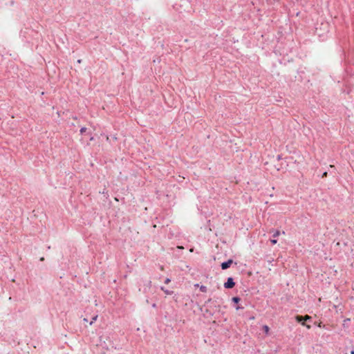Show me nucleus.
I'll use <instances>...</instances> for the list:
<instances>
[{
  "instance_id": "obj_1",
  "label": "nucleus",
  "mask_w": 354,
  "mask_h": 354,
  "mask_svg": "<svg viewBox=\"0 0 354 354\" xmlns=\"http://www.w3.org/2000/svg\"><path fill=\"white\" fill-rule=\"evenodd\" d=\"M235 282L232 277H228L227 281L224 283V288L226 289H232L234 287Z\"/></svg>"
},
{
  "instance_id": "obj_2",
  "label": "nucleus",
  "mask_w": 354,
  "mask_h": 354,
  "mask_svg": "<svg viewBox=\"0 0 354 354\" xmlns=\"http://www.w3.org/2000/svg\"><path fill=\"white\" fill-rule=\"evenodd\" d=\"M232 263H233V260L230 259L227 261L223 262L221 264V267L222 270H227V268H229L231 266V265Z\"/></svg>"
},
{
  "instance_id": "obj_3",
  "label": "nucleus",
  "mask_w": 354,
  "mask_h": 354,
  "mask_svg": "<svg viewBox=\"0 0 354 354\" xmlns=\"http://www.w3.org/2000/svg\"><path fill=\"white\" fill-rule=\"evenodd\" d=\"M273 232H274L272 234L273 239H270V242L272 245H274L277 243V240L276 239V237H277L280 234V231L275 230V231H273Z\"/></svg>"
},
{
  "instance_id": "obj_4",
  "label": "nucleus",
  "mask_w": 354,
  "mask_h": 354,
  "mask_svg": "<svg viewBox=\"0 0 354 354\" xmlns=\"http://www.w3.org/2000/svg\"><path fill=\"white\" fill-rule=\"evenodd\" d=\"M295 320L303 326L306 324V321L304 320L303 315H297L295 317Z\"/></svg>"
},
{
  "instance_id": "obj_5",
  "label": "nucleus",
  "mask_w": 354,
  "mask_h": 354,
  "mask_svg": "<svg viewBox=\"0 0 354 354\" xmlns=\"http://www.w3.org/2000/svg\"><path fill=\"white\" fill-rule=\"evenodd\" d=\"M144 292H147L148 290H150L151 287V281L150 280H147L145 281V283H144Z\"/></svg>"
},
{
  "instance_id": "obj_6",
  "label": "nucleus",
  "mask_w": 354,
  "mask_h": 354,
  "mask_svg": "<svg viewBox=\"0 0 354 354\" xmlns=\"http://www.w3.org/2000/svg\"><path fill=\"white\" fill-rule=\"evenodd\" d=\"M160 290L163 291L166 295H171L174 294V291L166 289L164 286L160 287Z\"/></svg>"
},
{
  "instance_id": "obj_7",
  "label": "nucleus",
  "mask_w": 354,
  "mask_h": 354,
  "mask_svg": "<svg viewBox=\"0 0 354 354\" xmlns=\"http://www.w3.org/2000/svg\"><path fill=\"white\" fill-rule=\"evenodd\" d=\"M303 317H304V320H305V321H306V323H307V322H312V320H313L312 317H311V316H309V315H303Z\"/></svg>"
},
{
  "instance_id": "obj_8",
  "label": "nucleus",
  "mask_w": 354,
  "mask_h": 354,
  "mask_svg": "<svg viewBox=\"0 0 354 354\" xmlns=\"http://www.w3.org/2000/svg\"><path fill=\"white\" fill-rule=\"evenodd\" d=\"M232 301L233 303L237 304L241 301V298L239 297H232Z\"/></svg>"
},
{
  "instance_id": "obj_9",
  "label": "nucleus",
  "mask_w": 354,
  "mask_h": 354,
  "mask_svg": "<svg viewBox=\"0 0 354 354\" xmlns=\"http://www.w3.org/2000/svg\"><path fill=\"white\" fill-rule=\"evenodd\" d=\"M263 330L266 334H268L270 330V328L267 325H264L263 326Z\"/></svg>"
},
{
  "instance_id": "obj_10",
  "label": "nucleus",
  "mask_w": 354,
  "mask_h": 354,
  "mask_svg": "<svg viewBox=\"0 0 354 354\" xmlns=\"http://www.w3.org/2000/svg\"><path fill=\"white\" fill-rule=\"evenodd\" d=\"M207 287H206V286H201V287H200V290H201V292H207Z\"/></svg>"
},
{
  "instance_id": "obj_11",
  "label": "nucleus",
  "mask_w": 354,
  "mask_h": 354,
  "mask_svg": "<svg viewBox=\"0 0 354 354\" xmlns=\"http://www.w3.org/2000/svg\"><path fill=\"white\" fill-rule=\"evenodd\" d=\"M86 131V127H82L81 128V129H80V133L81 134L84 133Z\"/></svg>"
},
{
  "instance_id": "obj_12",
  "label": "nucleus",
  "mask_w": 354,
  "mask_h": 354,
  "mask_svg": "<svg viewBox=\"0 0 354 354\" xmlns=\"http://www.w3.org/2000/svg\"><path fill=\"white\" fill-rule=\"evenodd\" d=\"M97 315H96V316L93 317L92 318V320H91V322H90V324H90V325H91V324L93 323V322H94V321H95V320L97 319Z\"/></svg>"
},
{
  "instance_id": "obj_13",
  "label": "nucleus",
  "mask_w": 354,
  "mask_h": 354,
  "mask_svg": "<svg viewBox=\"0 0 354 354\" xmlns=\"http://www.w3.org/2000/svg\"><path fill=\"white\" fill-rule=\"evenodd\" d=\"M170 281H171V279L169 278H167L165 280V283L168 284L169 283H170Z\"/></svg>"
},
{
  "instance_id": "obj_14",
  "label": "nucleus",
  "mask_w": 354,
  "mask_h": 354,
  "mask_svg": "<svg viewBox=\"0 0 354 354\" xmlns=\"http://www.w3.org/2000/svg\"><path fill=\"white\" fill-rule=\"evenodd\" d=\"M243 306H236V310L243 309Z\"/></svg>"
},
{
  "instance_id": "obj_15",
  "label": "nucleus",
  "mask_w": 354,
  "mask_h": 354,
  "mask_svg": "<svg viewBox=\"0 0 354 354\" xmlns=\"http://www.w3.org/2000/svg\"><path fill=\"white\" fill-rule=\"evenodd\" d=\"M305 326H306L308 329H310V328H311V326H310V324H306L305 325Z\"/></svg>"
},
{
  "instance_id": "obj_16",
  "label": "nucleus",
  "mask_w": 354,
  "mask_h": 354,
  "mask_svg": "<svg viewBox=\"0 0 354 354\" xmlns=\"http://www.w3.org/2000/svg\"><path fill=\"white\" fill-rule=\"evenodd\" d=\"M326 176H327V172H326V171H325V172H324V173H323V174H322V178L326 177Z\"/></svg>"
},
{
  "instance_id": "obj_17",
  "label": "nucleus",
  "mask_w": 354,
  "mask_h": 354,
  "mask_svg": "<svg viewBox=\"0 0 354 354\" xmlns=\"http://www.w3.org/2000/svg\"><path fill=\"white\" fill-rule=\"evenodd\" d=\"M277 159L278 160H281V155H278L277 157Z\"/></svg>"
},
{
  "instance_id": "obj_18",
  "label": "nucleus",
  "mask_w": 354,
  "mask_h": 354,
  "mask_svg": "<svg viewBox=\"0 0 354 354\" xmlns=\"http://www.w3.org/2000/svg\"><path fill=\"white\" fill-rule=\"evenodd\" d=\"M212 301V299H209L206 302H205V304H207V303L210 302Z\"/></svg>"
},
{
  "instance_id": "obj_19",
  "label": "nucleus",
  "mask_w": 354,
  "mask_h": 354,
  "mask_svg": "<svg viewBox=\"0 0 354 354\" xmlns=\"http://www.w3.org/2000/svg\"><path fill=\"white\" fill-rule=\"evenodd\" d=\"M349 321H350V319H346L344 320V322H348Z\"/></svg>"
},
{
  "instance_id": "obj_20",
  "label": "nucleus",
  "mask_w": 354,
  "mask_h": 354,
  "mask_svg": "<svg viewBox=\"0 0 354 354\" xmlns=\"http://www.w3.org/2000/svg\"><path fill=\"white\" fill-rule=\"evenodd\" d=\"M351 354H354V349H352V350L351 351Z\"/></svg>"
},
{
  "instance_id": "obj_21",
  "label": "nucleus",
  "mask_w": 354,
  "mask_h": 354,
  "mask_svg": "<svg viewBox=\"0 0 354 354\" xmlns=\"http://www.w3.org/2000/svg\"><path fill=\"white\" fill-rule=\"evenodd\" d=\"M44 257H41L40 258V261H44Z\"/></svg>"
},
{
  "instance_id": "obj_22",
  "label": "nucleus",
  "mask_w": 354,
  "mask_h": 354,
  "mask_svg": "<svg viewBox=\"0 0 354 354\" xmlns=\"http://www.w3.org/2000/svg\"><path fill=\"white\" fill-rule=\"evenodd\" d=\"M84 322H88L87 319H86V318L84 319Z\"/></svg>"
},
{
  "instance_id": "obj_23",
  "label": "nucleus",
  "mask_w": 354,
  "mask_h": 354,
  "mask_svg": "<svg viewBox=\"0 0 354 354\" xmlns=\"http://www.w3.org/2000/svg\"><path fill=\"white\" fill-rule=\"evenodd\" d=\"M254 319V317H250V319Z\"/></svg>"
}]
</instances>
